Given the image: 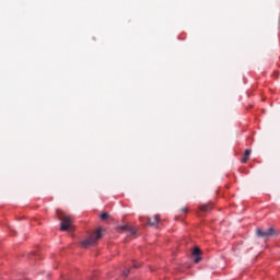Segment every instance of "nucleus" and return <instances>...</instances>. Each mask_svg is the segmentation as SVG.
<instances>
[{
  "instance_id": "nucleus-1",
  "label": "nucleus",
  "mask_w": 280,
  "mask_h": 280,
  "mask_svg": "<svg viewBox=\"0 0 280 280\" xmlns=\"http://www.w3.org/2000/svg\"><path fill=\"white\" fill-rule=\"evenodd\" d=\"M58 219L61 221V231H73V219L62 210H57Z\"/></svg>"
},
{
  "instance_id": "nucleus-2",
  "label": "nucleus",
  "mask_w": 280,
  "mask_h": 280,
  "mask_svg": "<svg viewBox=\"0 0 280 280\" xmlns=\"http://www.w3.org/2000/svg\"><path fill=\"white\" fill-rule=\"evenodd\" d=\"M97 240H102V229H98L88 240L82 241L81 245L83 248H88V246H93L94 244H96Z\"/></svg>"
},
{
  "instance_id": "nucleus-3",
  "label": "nucleus",
  "mask_w": 280,
  "mask_h": 280,
  "mask_svg": "<svg viewBox=\"0 0 280 280\" xmlns=\"http://www.w3.org/2000/svg\"><path fill=\"white\" fill-rule=\"evenodd\" d=\"M256 234H257L258 237H264L265 240H268V237L277 236V231H275V229H272V228H269L266 231L258 228L256 230Z\"/></svg>"
},
{
  "instance_id": "nucleus-4",
  "label": "nucleus",
  "mask_w": 280,
  "mask_h": 280,
  "mask_svg": "<svg viewBox=\"0 0 280 280\" xmlns=\"http://www.w3.org/2000/svg\"><path fill=\"white\" fill-rule=\"evenodd\" d=\"M192 255L196 257L194 259L195 264H199L202 260V258L200 257V248L195 247L192 250Z\"/></svg>"
},
{
  "instance_id": "nucleus-5",
  "label": "nucleus",
  "mask_w": 280,
  "mask_h": 280,
  "mask_svg": "<svg viewBox=\"0 0 280 280\" xmlns=\"http://www.w3.org/2000/svg\"><path fill=\"white\" fill-rule=\"evenodd\" d=\"M118 230L119 231H129V233L131 235H135V229H132V226H130L128 224L118 226Z\"/></svg>"
},
{
  "instance_id": "nucleus-6",
  "label": "nucleus",
  "mask_w": 280,
  "mask_h": 280,
  "mask_svg": "<svg viewBox=\"0 0 280 280\" xmlns=\"http://www.w3.org/2000/svg\"><path fill=\"white\" fill-rule=\"evenodd\" d=\"M148 222H149L150 226H156V224H159V215H155L153 221H152V219H148Z\"/></svg>"
},
{
  "instance_id": "nucleus-7",
  "label": "nucleus",
  "mask_w": 280,
  "mask_h": 280,
  "mask_svg": "<svg viewBox=\"0 0 280 280\" xmlns=\"http://www.w3.org/2000/svg\"><path fill=\"white\" fill-rule=\"evenodd\" d=\"M249 156H250V150L247 149V150L245 151L244 158L242 159V163H246V161H248Z\"/></svg>"
},
{
  "instance_id": "nucleus-8",
  "label": "nucleus",
  "mask_w": 280,
  "mask_h": 280,
  "mask_svg": "<svg viewBox=\"0 0 280 280\" xmlns=\"http://www.w3.org/2000/svg\"><path fill=\"white\" fill-rule=\"evenodd\" d=\"M101 220H108V212L101 214Z\"/></svg>"
},
{
  "instance_id": "nucleus-9",
  "label": "nucleus",
  "mask_w": 280,
  "mask_h": 280,
  "mask_svg": "<svg viewBox=\"0 0 280 280\" xmlns=\"http://www.w3.org/2000/svg\"><path fill=\"white\" fill-rule=\"evenodd\" d=\"M209 209V206H201V211H207Z\"/></svg>"
},
{
  "instance_id": "nucleus-10",
  "label": "nucleus",
  "mask_w": 280,
  "mask_h": 280,
  "mask_svg": "<svg viewBox=\"0 0 280 280\" xmlns=\"http://www.w3.org/2000/svg\"><path fill=\"white\" fill-rule=\"evenodd\" d=\"M124 275H125V277L128 276V270H127V271H124Z\"/></svg>"
}]
</instances>
